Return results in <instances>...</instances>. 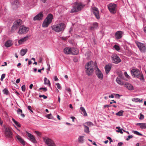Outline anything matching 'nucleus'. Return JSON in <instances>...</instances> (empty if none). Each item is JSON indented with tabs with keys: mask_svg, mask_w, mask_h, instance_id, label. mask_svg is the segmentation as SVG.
Segmentation results:
<instances>
[{
	"mask_svg": "<svg viewBox=\"0 0 146 146\" xmlns=\"http://www.w3.org/2000/svg\"><path fill=\"white\" fill-rule=\"evenodd\" d=\"M97 67V64L95 62L94 63L93 62L90 61L85 65V71L88 75H90L95 68H96Z\"/></svg>",
	"mask_w": 146,
	"mask_h": 146,
	"instance_id": "nucleus-1",
	"label": "nucleus"
},
{
	"mask_svg": "<svg viewBox=\"0 0 146 146\" xmlns=\"http://www.w3.org/2000/svg\"><path fill=\"white\" fill-rule=\"evenodd\" d=\"M3 130L5 137L7 138L12 139L13 137V133L10 127L5 125L3 126Z\"/></svg>",
	"mask_w": 146,
	"mask_h": 146,
	"instance_id": "nucleus-2",
	"label": "nucleus"
},
{
	"mask_svg": "<svg viewBox=\"0 0 146 146\" xmlns=\"http://www.w3.org/2000/svg\"><path fill=\"white\" fill-rule=\"evenodd\" d=\"M64 23H59L54 25L51 27L52 29L55 31L59 33L62 32L64 29Z\"/></svg>",
	"mask_w": 146,
	"mask_h": 146,
	"instance_id": "nucleus-3",
	"label": "nucleus"
},
{
	"mask_svg": "<svg viewBox=\"0 0 146 146\" xmlns=\"http://www.w3.org/2000/svg\"><path fill=\"white\" fill-rule=\"evenodd\" d=\"M53 18V16L52 14H48L44 20L42 24V26L43 27H47L49 24L52 22Z\"/></svg>",
	"mask_w": 146,
	"mask_h": 146,
	"instance_id": "nucleus-4",
	"label": "nucleus"
},
{
	"mask_svg": "<svg viewBox=\"0 0 146 146\" xmlns=\"http://www.w3.org/2000/svg\"><path fill=\"white\" fill-rule=\"evenodd\" d=\"M84 6V5L81 3H78L76 2L75 3V5L72 9L71 12L73 13L78 12L81 10Z\"/></svg>",
	"mask_w": 146,
	"mask_h": 146,
	"instance_id": "nucleus-5",
	"label": "nucleus"
},
{
	"mask_svg": "<svg viewBox=\"0 0 146 146\" xmlns=\"http://www.w3.org/2000/svg\"><path fill=\"white\" fill-rule=\"evenodd\" d=\"M22 21L20 19L14 22L13 25L12 27L11 31L13 32L19 28L20 26H21Z\"/></svg>",
	"mask_w": 146,
	"mask_h": 146,
	"instance_id": "nucleus-6",
	"label": "nucleus"
},
{
	"mask_svg": "<svg viewBox=\"0 0 146 146\" xmlns=\"http://www.w3.org/2000/svg\"><path fill=\"white\" fill-rule=\"evenodd\" d=\"M43 140L48 146H56L54 141L51 139L47 137H43Z\"/></svg>",
	"mask_w": 146,
	"mask_h": 146,
	"instance_id": "nucleus-7",
	"label": "nucleus"
},
{
	"mask_svg": "<svg viewBox=\"0 0 146 146\" xmlns=\"http://www.w3.org/2000/svg\"><path fill=\"white\" fill-rule=\"evenodd\" d=\"M29 30V28L24 25H21L19 27L18 33L19 34H26L28 32Z\"/></svg>",
	"mask_w": 146,
	"mask_h": 146,
	"instance_id": "nucleus-8",
	"label": "nucleus"
},
{
	"mask_svg": "<svg viewBox=\"0 0 146 146\" xmlns=\"http://www.w3.org/2000/svg\"><path fill=\"white\" fill-rule=\"evenodd\" d=\"M135 42L139 50L141 52H145L146 49V47L144 44L142 43L137 41H135Z\"/></svg>",
	"mask_w": 146,
	"mask_h": 146,
	"instance_id": "nucleus-9",
	"label": "nucleus"
},
{
	"mask_svg": "<svg viewBox=\"0 0 146 146\" xmlns=\"http://www.w3.org/2000/svg\"><path fill=\"white\" fill-rule=\"evenodd\" d=\"M131 72L132 76L137 78L139 77V75L141 73L139 70L137 69H132Z\"/></svg>",
	"mask_w": 146,
	"mask_h": 146,
	"instance_id": "nucleus-10",
	"label": "nucleus"
},
{
	"mask_svg": "<svg viewBox=\"0 0 146 146\" xmlns=\"http://www.w3.org/2000/svg\"><path fill=\"white\" fill-rule=\"evenodd\" d=\"M113 62L116 64H118L121 61V59L116 54L113 55L112 57Z\"/></svg>",
	"mask_w": 146,
	"mask_h": 146,
	"instance_id": "nucleus-11",
	"label": "nucleus"
},
{
	"mask_svg": "<svg viewBox=\"0 0 146 146\" xmlns=\"http://www.w3.org/2000/svg\"><path fill=\"white\" fill-rule=\"evenodd\" d=\"M116 7V5L112 3L110 4L108 6V7L109 11L112 13H115Z\"/></svg>",
	"mask_w": 146,
	"mask_h": 146,
	"instance_id": "nucleus-12",
	"label": "nucleus"
},
{
	"mask_svg": "<svg viewBox=\"0 0 146 146\" xmlns=\"http://www.w3.org/2000/svg\"><path fill=\"white\" fill-rule=\"evenodd\" d=\"M96 73L98 78L100 80H102L103 78V75L99 69L97 67L96 70Z\"/></svg>",
	"mask_w": 146,
	"mask_h": 146,
	"instance_id": "nucleus-13",
	"label": "nucleus"
},
{
	"mask_svg": "<svg viewBox=\"0 0 146 146\" xmlns=\"http://www.w3.org/2000/svg\"><path fill=\"white\" fill-rule=\"evenodd\" d=\"M43 16V13L42 12H41L33 18V20H42Z\"/></svg>",
	"mask_w": 146,
	"mask_h": 146,
	"instance_id": "nucleus-14",
	"label": "nucleus"
},
{
	"mask_svg": "<svg viewBox=\"0 0 146 146\" xmlns=\"http://www.w3.org/2000/svg\"><path fill=\"white\" fill-rule=\"evenodd\" d=\"M92 9L93 12L96 17L97 19H99L100 18V16L99 11L98 8L96 7H93L92 8Z\"/></svg>",
	"mask_w": 146,
	"mask_h": 146,
	"instance_id": "nucleus-15",
	"label": "nucleus"
},
{
	"mask_svg": "<svg viewBox=\"0 0 146 146\" xmlns=\"http://www.w3.org/2000/svg\"><path fill=\"white\" fill-rule=\"evenodd\" d=\"M124 86L129 90H132L134 89V88L133 86L131 84L127 82H124Z\"/></svg>",
	"mask_w": 146,
	"mask_h": 146,
	"instance_id": "nucleus-16",
	"label": "nucleus"
},
{
	"mask_svg": "<svg viewBox=\"0 0 146 146\" xmlns=\"http://www.w3.org/2000/svg\"><path fill=\"white\" fill-rule=\"evenodd\" d=\"M123 32L121 31L116 32L115 34V38L117 39L121 38L122 36Z\"/></svg>",
	"mask_w": 146,
	"mask_h": 146,
	"instance_id": "nucleus-17",
	"label": "nucleus"
},
{
	"mask_svg": "<svg viewBox=\"0 0 146 146\" xmlns=\"http://www.w3.org/2000/svg\"><path fill=\"white\" fill-rule=\"evenodd\" d=\"M27 133L28 134V137L29 138L30 140L34 143H36V140L33 135L28 132H27Z\"/></svg>",
	"mask_w": 146,
	"mask_h": 146,
	"instance_id": "nucleus-18",
	"label": "nucleus"
},
{
	"mask_svg": "<svg viewBox=\"0 0 146 146\" xmlns=\"http://www.w3.org/2000/svg\"><path fill=\"white\" fill-rule=\"evenodd\" d=\"M29 38L28 36H26L21 38L18 41V43L19 44H22L23 43L27 40Z\"/></svg>",
	"mask_w": 146,
	"mask_h": 146,
	"instance_id": "nucleus-19",
	"label": "nucleus"
},
{
	"mask_svg": "<svg viewBox=\"0 0 146 146\" xmlns=\"http://www.w3.org/2000/svg\"><path fill=\"white\" fill-rule=\"evenodd\" d=\"M16 137L19 141L23 145H25V141L19 135H17Z\"/></svg>",
	"mask_w": 146,
	"mask_h": 146,
	"instance_id": "nucleus-20",
	"label": "nucleus"
},
{
	"mask_svg": "<svg viewBox=\"0 0 146 146\" xmlns=\"http://www.w3.org/2000/svg\"><path fill=\"white\" fill-rule=\"evenodd\" d=\"M71 48H66L64 49V52L66 54H71Z\"/></svg>",
	"mask_w": 146,
	"mask_h": 146,
	"instance_id": "nucleus-21",
	"label": "nucleus"
},
{
	"mask_svg": "<svg viewBox=\"0 0 146 146\" xmlns=\"http://www.w3.org/2000/svg\"><path fill=\"white\" fill-rule=\"evenodd\" d=\"M111 68V65H106L105 67V69L106 74H108L110 71Z\"/></svg>",
	"mask_w": 146,
	"mask_h": 146,
	"instance_id": "nucleus-22",
	"label": "nucleus"
},
{
	"mask_svg": "<svg viewBox=\"0 0 146 146\" xmlns=\"http://www.w3.org/2000/svg\"><path fill=\"white\" fill-rule=\"evenodd\" d=\"M71 54L77 55L78 53V50L75 48H71Z\"/></svg>",
	"mask_w": 146,
	"mask_h": 146,
	"instance_id": "nucleus-23",
	"label": "nucleus"
},
{
	"mask_svg": "<svg viewBox=\"0 0 146 146\" xmlns=\"http://www.w3.org/2000/svg\"><path fill=\"white\" fill-rule=\"evenodd\" d=\"M137 125H139L140 128L142 129H146V123H137Z\"/></svg>",
	"mask_w": 146,
	"mask_h": 146,
	"instance_id": "nucleus-24",
	"label": "nucleus"
},
{
	"mask_svg": "<svg viewBox=\"0 0 146 146\" xmlns=\"http://www.w3.org/2000/svg\"><path fill=\"white\" fill-rule=\"evenodd\" d=\"M116 81L120 85H124V83L122 81L119 77H117L116 79Z\"/></svg>",
	"mask_w": 146,
	"mask_h": 146,
	"instance_id": "nucleus-25",
	"label": "nucleus"
},
{
	"mask_svg": "<svg viewBox=\"0 0 146 146\" xmlns=\"http://www.w3.org/2000/svg\"><path fill=\"white\" fill-rule=\"evenodd\" d=\"M12 44V41L9 40L6 41L5 44V46L6 47H8L11 46Z\"/></svg>",
	"mask_w": 146,
	"mask_h": 146,
	"instance_id": "nucleus-26",
	"label": "nucleus"
},
{
	"mask_svg": "<svg viewBox=\"0 0 146 146\" xmlns=\"http://www.w3.org/2000/svg\"><path fill=\"white\" fill-rule=\"evenodd\" d=\"M11 3L13 6H17L19 4L18 0H12Z\"/></svg>",
	"mask_w": 146,
	"mask_h": 146,
	"instance_id": "nucleus-27",
	"label": "nucleus"
},
{
	"mask_svg": "<svg viewBox=\"0 0 146 146\" xmlns=\"http://www.w3.org/2000/svg\"><path fill=\"white\" fill-rule=\"evenodd\" d=\"M80 109L83 112L84 116H87V114L86 113V111L84 107H81L80 108Z\"/></svg>",
	"mask_w": 146,
	"mask_h": 146,
	"instance_id": "nucleus-28",
	"label": "nucleus"
},
{
	"mask_svg": "<svg viewBox=\"0 0 146 146\" xmlns=\"http://www.w3.org/2000/svg\"><path fill=\"white\" fill-rule=\"evenodd\" d=\"M84 132L88 133H89L90 132L89 129L88 127L87 126L84 125Z\"/></svg>",
	"mask_w": 146,
	"mask_h": 146,
	"instance_id": "nucleus-29",
	"label": "nucleus"
},
{
	"mask_svg": "<svg viewBox=\"0 0 146 146\" xmlns=\"http://www.w3.org/2000/svg\"><path fill=\"white\" fill-rule=\"evenodd\" d=\"M27 49H22L20 52V54L22 56H23L27 53Z\"/></svg>",
	"mask_w": 146,
	"mask_h": 146,
	"instance_id": "nucleus-30",
	"label": "nucleus"
},
{
	"mask_svg": "<svg viewBox=\"0 0 146 146\" xmlns=\"http://www.w3.org/2000/svg\"><path fill=\"white\" fill-rule=\"evenodd\" d=\"M98 26V23H94L93 24V26L91 27V29L92 30H94L95 29H96Z\"/></svg>",
	"mask_w": 146,
	"mask_h": 146,
	"instance_id": "nucleus-31",
	"label": "nucleus"
},
{
	"mask_svg": "<svg viewBox=\"0 0 146 146\" xmlns=\"http://www.w3.org/2000/svg\"><path fill=\"white\" fill-rule=\"evenodd\" d=\"M84 137L83 136H80L78 139V142L81 143H82L84 142V139H83Z\"/></svg>",
	"mask_w": 146,
	"mask_h": 146,
	"instance_id": "nucleus-32",
	"label": "nucleus"
},
{
	"mask_svg": "<svg viewBox=\"0 0 146 146\" xmlns=\"http://www.w3.org/2000/svg\"><path fill=\"white\" fill-rule=\"evenodd\" d=\"M44 84H48L49 86H50V82L48 80H47V78L45 77L44 78Z\"/></svg>",
	"mask_w": 146,
	"mask_h": 146,
	"instance_id": "nucleus-33",
	"label": "nucleus"
},
{
	"mask_svg": "<svg viewBox=\"0 0 146 146\" xmlns=\"http://www.w3.org/2000/svg\"><path fill=\"white\" fill-rule=\"evenodd\" d=\"M12 120L13 122L18 127H20L21 125L20 123L16 121L14 119L12 118Z\"/></svg>",
	"mask_w": 146,
	"mask_h": 146,
	"instance_id": "nucleus-34",
	"label": "nucleus"
},
{
	"mask_svg": "<svg viewBox=\"0 0 146 146\" xmlns=\"http://www.w3.org/2000/svg\"><path fill=\"white\" fill-rule=\"evenodd\" d=\"M123 110H120L116 114L117 116H123Z\"/></svg>",
	"mask_w": 146,
	"mask_h": 146,
	"instance_id": "nucleus-35",
	"label": "nucleus"
},
{
	"mask_svg": "<svg viewBox=\"0 0 146 146\" xmlns=\"http://www.w3.org/2000/svg\"><path fill=\"white\" fill-rule=\"evenodd\" d=\"M85 124L90 127L93 126L94 125L93 123L90 121L86 122L85 123Z\"/></svg>",
	"mask_w": 146,
	"mask_h": 146,
	"instance_id": "nucleus-36",
	"label": "nucleus"
},
{
	"mask_svg": "<svg viewBox=\"0 0 146 146\" xmlns=\"http://www.w3.org/2000/svg\"><path fill=\"white\" fill-rule=\"evenodd\" d=\"M116 128L117 129H118V130H117V132H118L120 133L121 134H123V132L122 131V130L123 129H120V127H116Z\"/></svg>",
	"mask_w": 146,
	"mask_h": 146,
	"instance_id": "nucleus-37",
	"label": "nucleus"
},
{
	"mask_svg": "<svg viewBox=\"0 0 146 146\" xmlns=\"http://www.w3.org/2000/svg\"><path fill=\"white\" fill-rule=\"evenodd\" d=\"M140 76V79L141 80H142L143 81H144V78L143 76V74L141 73H140V74L139 75V76Z\"/></svg>",
	"mask_w": 146,
	"mask_h": 146,
	"instance_id": "nucleus-38",
	"label": "nucleus"
},
{
	"mask_svg": "<svg viewBox=\"0 0 146 146\" xmlns=\"http://www.w3.org/2000/svg\"><path fill=\"white\" fill-rule=\"evenodd\" d=\"M113 47L117 51H118L120 49L119 46L117 45H115Z\"/></svg>",
	"mask_w": 146,
	"mask_h": 146,
	"instance_id": "nucleus-39",
	"label": "nucleus"
},
{
	"mask_svg": "<svg viewBox=\"0 0 146 146\" xmlns=\"http://www.w3.org/2000/svg\"><path fill=\"white\" fill-rule=\"evenodd\" d=\"M35 133L39 137H41V136L42 134L39 131H35Z\"/></svg>",
	"mask_w": 146,
	"mask_h": 146,
	"instance_id": "nucleus-40",
	"label": "nucleus"
},
{
	"mask_svg": "<svg viewBox=\"0 0 146 146\" xmlns=\"http://www.w3.org/2000/svg\"><path fill=\"white\" fill-rule=\"evenodd\" d=\"M133 132L134 134L140 135H142V134H141V133L137 131H133Z\"/></svg>",
	"mask_w": 146,
	"mask_h": 146,
	"instance_id": "nucleus-41",
	"label": "nucleus"
},
{
	"mask_svg": "<svg viewBox=\"0 0 146 146\" xmlns=\"http://www.w3.org/2000/svg\"><path fill=\"white\" fill-rule=\"evenodd\" d=\"M17 113L19 114L22 113V111L20 109V108H18L17 110Z\"/></svg>",
	"mask_w": 146,
	"mask_h": 146,
	"instance_id": "nucleus-42",
	"label": "nucleus"
},
{
	"mask_svg": "<svg viewBox=\"0 0 146 146\" xmlns=\"http://www.w3.org/2000/svg\"><path fill=\"white\" fill-rule=\"evenodd\" d=\"M46 117L48 119H52V115L50 114L47 115Z\"/></svg>",
	"mask_w": 146,
	"mask_h": 146,
	"instance_id": "nucleus-43",
	"label": "nucleus"
},
{
	"mask_svg": "<svg viewBox=\"0 0 146 146\" xmlns=\"http://www.w3.org/2000/svg\"><path fill=\"white\" fill-rule=\"evenodd\" d=\"M3 92L4 94H7L8 93V90L6 89H5L3 90Z\"/></svg>",
	"mask_w": 146,
	"mask_h": 146,
	"instance_id": "nucleus-44",
	"label": "nucleus"
},
{
	"mask_svg": "<svg viewBox=\"0 0 146 146\" xmlns=\"http://www.w3.org/2000/svg\"><path fill=\"white\" fill-rule=\"evenodd\" d=\"M133 137V136L132 135H128L127 136V137L126 139V140L127 141H128L130 139L132 138Z\"/></svg>",
	"mask_w": 146,
	"mask_h": 146,
	"instance_id": "nucleus-45",
	"label": "nucleus"
},
{
	"mask_svg": "<svg viewBox=\"0 0 146 146\" xmlns=\"http://www.w3.org/2000/svg\"><path fill=\"white\" fill-rule=\"evenodd\" d=\"M22 90L24 92L26 88L25 86V85H24L22 86L21 87Z\"/></svg>",
	"mask_w": 146,
	"mask_h": 146,
	"instance_id": "nucleus-46",
	"label": "nucleus"
},
{
	"mask_svg": "<svg viewBox=\"0 0 146 146\" xmlns=\"http://www.w3.org/2000/svg\"><path fill=\"white\" fill-rule=\"evenodd\" d=\"M139 99L138 98H134L132 99V101L135 102H137L139 101Z\"/></svg>",
	"mask_w": 146,
	"mask_h": 146,
	"instance_id": "nucleus-47",
	"label": "nucleus"
},
{
	"mask_svg": "<svg viewBox=\"0 0 146 146\" xmlns=\"http://www.w3.org/2000/svg\"><path fill=\"white\" fill-rule=\"evenodd\" d=\"M39 90H43L44 92H46L47 90V88H41L39 89Z\"/></svg>",
	"mask_w": 146,
	"mask_h": 146,
	"instance_id": "nucleus-48",
	"label": "nucleus"
},
{
	"mask_svg": "<svg viewBox=\"0 0 146 146\" xmlns=\"http://www.w3.org/2000/svg\"><path fill=\"white\" fill-rule=\"evenodd\" d=\"M56 85L57 86V87L58 88V89H61V87L60 84L59 83H57L56 84Z\"/></svg>",
	"mask_w": 146,
	"mask_h": 146,
	"instance_id": "nucleus-49",
	"label": "nucleus"
},
{
	"mask_svg": "<svg viewBox=\"0 0 146 146\" xmlns=\"http://www.w3.org/2000/svg\"><path fill=\"white\" fill-rule=\"evenodd\" d=\"M39 97L40 98H42V97H43L44 98V99H46L47 98V97L46 96H45L44 95H40L39 96Z\"/></svg>",
	"mask_w": 146,
	"mask_h": 146,
	"instance_id": "nucleus-50",
	"label": "nucleus"
},
{
	"mask_svg": "<svg viewBox=\"0 0 146 146\" xmlns=\"http://www.w3.org/2000/svg\"><path fill=\"white\" fill-rule=\"evenodd\" d=\"M5 74H3L1 76V81L3 80V79L5 78Z\"/></svg>",
	"mask_w": 146,
	"mask_h": 146,
	"instance_id": "nucleus-51",
	"label": "nucleus"
},
{
	"mask_svg": "<svg viewBox=\"0 0 146 146\" xmlns=\"http://www.w3.org/2000/svg\"><path fill=\"white\" fill-rule=\"evenodd\" d=\"M124 75L127 78H129V76L128 75L126 72H124Z\"/></svg>",
	"mask_w": 146,
	"mask_h": 146,
	"instance_id": "nucleus-52",
	"label": "nucleus"
},
{
	"mask_svg": "<svg viewBox=\"0 0 146 146\" xmlns=\"http://www.w3.org/2000/svg\"><path fill=\"white\" fill-rule=\"evenodd\" d=\"M144 118V116L143 115L141 114H140V117L139 118V119H143Z\"/></svg>",
	"mask_w": 146,
	"mask_h": 146,
	"instance_id": "nucleus-53",
	"label": "nucleus"
},
{
	"mask_svg": "<svg viewBox=\"0 0 146 146\" xmlns=\"http://www.w3.org/2000/svg\"><path fill=\"white\" fill-rule=\"evenodd\" d=\"M123 145V143L122 142L119 143L118 144V146H121Z\"/></svg>",
	"mask_w": 146,
	"mask_h": 146,
	"instance_id": "nucleus-54",
	"label": "nucleus"
},
{
	"mask_svg": "<svg viewBox=\"0 0 146 146\" xmlns=\"http://www.w3.org/2000/svg\"><path fill=\"white\" fill-rule=\"evenodd\" d=\"M66 90L69 93H70L71 92V90L70 88H67Z\"/></svg>",
	"mask_w": 146,
	"mask_h": 146,
	"instance_id": "nucleus-55",
	"label": "nucleus"
},
{
	"mask_svg": "<svg viewBox=\"0 0 146 146\" xmlns=\"http://www.w3.org/2000/svg\"><path fill=\"white\" fill-rule=\"evenodd\" d=\"M20 81V79L19 78L17 79L16 81V82L17 83H19Z\"/></svg>",
	"mask_w": 146,
	"mask_h": 146,
	"instance_id": "nucleus-56",
	"label": "nucleus"
},
{
	"mask_svg": "<svg viewBox=\"0 0 146 146\" xmlns=\"http://www.w3.org/2000/svg\"><path fill=\"white\" fill-rule=\"evenodd\" d=\"M54 80L55 81H57L58 79L56 76H55L54 77Z\"/></svg>",
	"mask_w": 146,
	"mask_h": 146,
	"instance_id": "nucleus-57",
	"label": "nucleus"
},
{
	"mask_svg": "<svg viewBox=\"0 0 146 146\" xmlns=\"http://www.w3.org/2000/svg\"><path fill=\"white\" fill-rule=\"evenodd\" d=\"M123 77V75L121 74H119V76H118V77H119V78H122Z\"/></svg>",
	"mask_w": 146,
	"mask_h": 146,
	"instance_id": "nucleus-58",
	"label": "nucleus"
},
{
	"mask_svg": "<svg viewBox=\"0 0 146 146\" xmlns=\"http://www.w3.org/2000/svg\"><path fill=\"white\" fill-rule=\"evenodd\" d=\"M71 118L72 119V121L73 122L74 121V119H75V118L74 117H71Z\"/></svg>",
	"mask_w": 146,
	"mask_h": 146,
	"instance_id": "nucleus-59",
	"label": "nucleus"
},
{
	"mask_svg": "<svg viewBox=\"0 0 146 146\" xmlns=\"http://www.w3.org/2000/svg\"><path fill=\"white\" fill-rule=\"evenodd\" d=\"M33 84H30V86H29V88L30 89H32L33 87Z\"/></svg>",
	"mask_w": 146,
	"mask_h": 146,
	"instance_id": "nucleus-60",
	"label": "nucleus"
},
{
	"mask_svg": "<svg viewBox=\"0 0 146 146\" xmlns=\"http://www.w3.org/2000/svg\"><path fill=\"white\" fill-rule=\"evenodd\" d=\"M109 97L110 98H114V96L113 94H111V95L109 96Z\"/></svg>",
	"mask_w": 146,
	"mask_h": 146,
	"instance_id": "nucleus-61",
	"label": "nucleus"
},
{
	"mask_svg": "<svg viewBox=\"0 0 146 146\" xmlns=\"http://www.w3.org/2000/svg\"><path fill=\"white\" fill-rule=\"evenodd\" d=\"M110 106L108 105H106L104 106V108H108L109 107H110Z\"/></svg>",
	"mask_w": 146,
	"mask_h": 146,
	"instance_id": "nucleus-62",
	"label": "nucleus"
},
{
	"mask_svg": "<svg viewBox=\"0 0 146 146\" xmlns=\"http://www.w3.org/2000/svg\"><path fill=\"white\" fill-rule=\"evenodd\" d=\"M28 109L29 110H31V106H28Z\"/></svg>",
	"mask_w": 146,
	"mask_h": 146,
	"instance_id": "nucleus-63",
	"label": "nucleus"
},
{
	"mask_svg": "<svg viewBox=\"0 0 146 146\" xmlns=\"http://www.w3.org/2000/svg\"><path fill=\"white\" fill-rule=\"evenodd\" d=\"M60 98L59 96H58V101L59 103L60 102Z\"/></svg>",
	"mask_w": 146,
	"mask_h": 146,
	"instance_id": "nucleus-64",
	"label": "nucleus"
}]
</instances>
